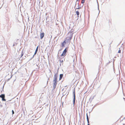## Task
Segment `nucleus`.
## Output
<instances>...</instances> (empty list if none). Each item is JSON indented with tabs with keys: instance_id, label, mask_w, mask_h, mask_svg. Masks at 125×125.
<instances>
[{
	"instance_id": "obj_1",
	"label": "nucleus",
	"mask_w": 125,
	"mask_h": 125,
	"mask_svg": "<svg viewBox=\"0 0 125 125\" xmlns=\"http://www.w3.org/2000/svg\"><path fill=\"white\" fill-rule=\"evenodd\" d=\"M73 30H72L70 31L69 32L67 35V36L65 40L67 43H69L70 42L73 33Z\"/></svg>"
},
{
	"instance_id": "obj_2",
	"label": "nucleus",
	"mask_w": 125,
	"mask_h": 125,
	"mask_svg": "<svg viewBox=\"0 0 125 125\" xmlns=\"http://www.w3.org/2000/svg\"><path fill=\"white\" fill-rule=\"evenodd\" d=\"M73 97H74V98H73V104L74 105V103H75V95L74 91L73 92Z\"/></svg>"
},
{
	"instance_id": "obj_3",
	"label": "nucleus",
	"mask_w": 125,
	"mask_h": 125,
	"mask_svg": "<svg viewBox=\"0 0 125 125\" xmlns=\"http://www.w3.org/2000/svg\"><path fill=\"white\" fill-rule=\"evenodd\" d=\"M67 50L66 49V48L63 51V53L61 54V56H64L66 53Z\"/></svg>"
},
{
	"instance_id": "obj_4",
	"label": "nucleus",
	"mask_w": 125,
	"mask_h": 125,
	"mask_svg": "<svg viewBox=\"0 0 125 125\" xmlns=\"http://www.w3.org/2000/svg\"><path fill=\"white\" fill-rule=\"evenodd\" d=\"M57 79V74H55L54 76V79L53 81H56Z\"/></svg>"
},
{
	"instance_id": "obj_5",
	"label": "nucleus",
	"mask_w": 125,
	"mask_h": 125,
	"mask_svg": "<svg viewBox=\"0 0 125 125\" xmlns=\"http://www.w3.org/2000/svg\"><path fill=\"white\" fill-rule=\"evenodd\" d=\"M57 84L56 81H53V88L54 89L56 87Z\"/></svg>"
},
{
	"instance_id": "obj_6",
	"label": "nucleus",
	"mask_w": 125,
	"mask_h": 125,
	"mask_svg": "<svg viewBox=\"0 0 125 125\" xmlns=\"http://www.w3.org/2000/svg\"><path fill=\"white\" fill-rule=\"evenodd\" d=\"M44 33H42L40 34V38L42 39L44 36Z\"/></svg>"
},
{
	"instance_id": "obj_7",
	"label": "nucleus",
	"mask_w": 125,
	"mask_h": 125,
	"mask_svg": "<svg viewBox=\"0 0 125 125\" xmlns=\"http://www.w3.org/2000/svg\"><path fill=\"white\" fill-rule=\"evenodd\" d=\"M86 115L87 121V123H88L87 125H89V118H88V115H87V113H86Z\"/></svg>"
},
{
	"instance_id": "obj_8",
	"label": "nucleus",
	"mask_w": 125,
	"mask_h": 125,
	"mask_svg": "<svg viewBox=\"0 0 125 125\" xmlns=\"http://www.w3.org/2000/svg\"><path fill=\"white\" fill-rule=\"evenodd\" d=\"M67 43L65 41H64L62 43V46H64Z\"/></svg>"
},
{
	"instance_id": "obj_9",
	"label": "nucleus",
	"mask_w": 125,
	"mask_h": 125,
	"mask_svg": "<svg viewBox=\"0 0 125 125\" xmlns=\"http://www.w3.org/2000/svg\"><path fill=\"white\" fill-rule=\"evenodd\" d=\"M38 46L37 47L36 49V50H35V52L34 53V55L36 54V53L37 52L38 50Z\"/></svg>"
},
{
	"instance_id": "obj_10",
	"label": "nucleus",
	"mask_w": 125,
	"mask_h": 125,
	"mask_svg": "<svg viewBox=\"0 0 125 125\" xmlns=\"http://www.w3.org/2000/svg\"><path fill=\"white\" fill-rule=\"evenodd\" d=\"M5 97V94H2L1 95H0V97L2 98L3 97Z\"/></svg>"
},
{
	"instance_id": "obj_11",
	"label": "nucleus",
	"mask_w": 125,
	"mask_h": 125,
	"mask_svg": "<svg viewBox=\"0 0 125 125\" xmlns=\"http://www.w3.org/2000/svg\"><path fill=\"white\" fill-rule=\"evenodd\" d=\"M63 74H60L59 80H60L62 79V77H63Z\"/></svg>"
},
{
	"instance_id": "obj_12",
	"label": "nucleus",
	"mask_w": 125,
	"mask_h": 125,
	"mask_svg": "<svg viewBox=\"0 0 125 125\" xmlns=\"http://www.w3.org/2000/svg\"><path fill=\"white\" fill-rule=\"evenodd\" d=\"M5 97H3V98H2V100L3 101H6V100L4 98Z\"/></svg>"
},
{
	"instance_id": "obj_13",
	"label": "nucleus",
	"mask_w": 125,
	"mask_h": 125,
	"mask_svg": "<svg viewBox=\"0 0 125 125\" xmlns=\"http://www.w3.org/2000/svg\"><path fill=\"white\" fill-rule=\"evenodd\" d=\"M76 13L77 15H78L79 14V12L77 11H76Z\"/></svg>"
},
{
	"instance_id": "obj_14",
	"label": "nucleus",
	"mask_w": 125,
	"mask_h": 125,
	"mask_svg": "<svg viewBox=\"0 0 125 125\" xmlns=\"http://www.w3.org/2000/svg\"><path fill=\"white\" fill-rule=\"evenodd\" d=\"M85 0H82L81 2V3L82 4H83Z\"/></svg>"
},
{
	"instance_id": "obj_15",
	"label": "nucleus",
	"mask_w": 125,
	"mask_h": 125,
	"mask_svg": "<svg viewBox=\"0 0 125 125\" xmlns=\"http://www.w3.org/2000/svg\"><path fill=\"white\" fill-rule=\"evenodd\" d=\"M79 0H77L76 1V3H77L78 4V2H79Z\"/></svg>"
},
{
	"instance_id": "obj_16",
	"label": "nucleus",
	"mask_w": 125,
	"mask_h": 125,
	"mask_svg": "<svg viewBox=\"0 0 125 125\" xmlns=\"http://www.w3.org/2000/svg\"><path fill=\"white\" fill-rule=\"evenodd\" d=\"M12 114H14V111H13V110H12Z\"/></svg>"
},
{
	"instance_id": "obj_17",
	"label": "nucleus",
	"mask_w": 125,
	"mask_h": 125,
	"mask_svg": "<svg viewBox=\"0 0 125 125\" xmlns=\"http://www.w3.org/2000/svg\"><path fill=\"white\" fill-rule=\"evenodd\" d=\"M121 52V51L120 50H119L118 51V53H120Z\"/></svg>"
},
{
	"instance_id": "obj_18",
	"label": "nucleus",
	"mask_w": 125,
	"mask_h": 125,
	"mask_svg": "<svg viewBox=\"0 0 125 125\" xmlns=\"http://www.w3.org/2000/svg\"><path fill=\"white\" fill-rule=\"evenodd\" d=\"M80 7H78V8H77V9H80Z\"/></svg>"
},
{
	"instance_id": "obj_19",
	"label": "nucleus",
	"mask_w": 125,
	"mask_h": 125,
	"mask_svg": "<svg viewBox=\"0 0 125 125\" xmlns=\"http://www.w3.org/2000/svg\"><path fill=\"white\" fill-rule=\"evenodd\" d=\"M98 10H99V5H98Z\"/></svg>"
},
{
	"instance_id": "obj_20",
	"label": "nucleus",
	"mask_w": 125,
	"mask_h": 125,
	"mask_svg": "<svg viewBox=\"0 0 125 125\" xmlns=\"http://www.w3.org/2000/svg\"><path fill=\"white\" fill-rule=\"evenodd\" d=\"M100 11L99 10V12H100Z\"/></svg>"
},
{
	"instance_id": "obj_21",
	"label": "nucleus",
	"mask_w": 125,
	"mask_h": 125,
	"mask_svg": "<svg viewBox=\"0 0 125 125\" xmlns=\"http://www.w3.org/2000/svg\"><path fill=\"white\" fill-rule=\"evenodd\" d=\"M23 55L22 54V55H21V56H22Z\"/></svg>"
}]
</instances>
